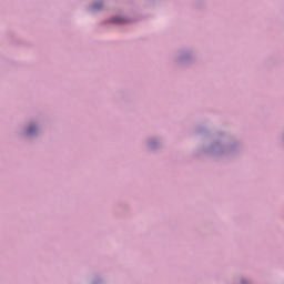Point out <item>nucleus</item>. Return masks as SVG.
Listing matches in <instances>:
<instances>
[{"label":"nucleus","mask_w":284,"mask_h":284,"mask_svg":"<svg viewBox=\"0 0 284 284\" xmlns=\"http://www.w3.org/2000/svg\"><path fill=\"white\" fill-rule=\"evenodd\" d=\"M32 132H34V126H30V128L28 129V133H29V134H32Z\"/></svg>","instance_id":"f257e3e1"},{"label":"nucleus","mask_w":284,"mask_h":284,"mask_svg":"<svg viewBox=\"0 0 284 284\" xmlns=\"http://www.w3.org/2000/svg\"><path fill=\"white\" fill-rule=\"evenodd\" d=\"M94 8H95V10H97V9H99V6L95 4Z\"/></svg>","instance_id":"f03ea898"}]
</instances>
